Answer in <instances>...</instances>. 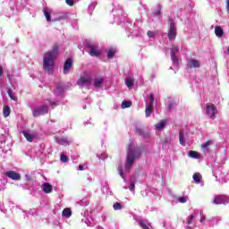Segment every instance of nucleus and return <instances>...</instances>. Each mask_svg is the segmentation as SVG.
<instances>
[{
  "mask_svg": "<svg viewBox=\"0 0 229 229\" xmlns=\"http://www.w3.org/2000/svg\"><path fill=\"white\" fill-rule=\"evenodd\" d=\"M140 155H142L140 148L137 147L134 143H130L128 145L124 173H130L131 165L135 164V160H139V158H140Z\"/></svg>",
  "mask_w": 229,
  "mask_h": 229,
  "instance_id": "nucleus-1",
  "label": "nucleus"
},
{
  "mask_svg": "<svg viewBox=\"0 0 229 229\" xmlns=\"http://www.w3.org/2000/svg\"><path fill=\"white\" fill-rule=\"evenodd\" d=\"M60 49V45L55 43L52 50L45 53L43 58V68L48 72V74L53 73V69L55 67V59L58 56V51Z\"/></svg>",
  "mask_w": 229,
  "mask_h": 229,
  "instance_id": "nucleus-2",
  "label": "nucleus"
},
{
  "mask_svg": "<svg viewBox=\"0 0 229 229\" xmlns=\"http://www.w3.org/2000/svg\"><path fill=\"white\" fill-rule=\"evenodd\" d=\"M214 205H228L229 197L226 195H216L213 199Z\"/></svg>",
  "mask_w": 229,
  "mask_h": 229,
  "instance_id": "nucleus-3",
  "label": "nucleus"
},
{
  "mask_svg": "<svg viewBox=\"0 0 229 229\" xmlns=\"http://www.w3.org/2000/svg\"><path fill=\"white\" fill-rule=\"evenodd\" d=\"M176 24L173 20H170V28L168 30V40H174L176 38Z\"/></svg>",
  "mask_w": 229,
  "mask_h": 229,
  "instance_id": "nucleus-4",
  "label": "nucleus"
},
{
  "mask_svg": "<svg viewBox=\"0 0 229 229\" xmlns=\"http://www.w3.org/2000/svg\"><path fill=\"white\" fill-rule=\"evenodd\" d=\"M86 46L88 49H89V55L90 56H99L101 55V52L98 50V47L92 45L90 42H87Z\"/></svg>",
  "mask_w": 229,
  "mask_h": 229,
  "instance_id": "nucleus-5",
  "label": "nucleus"
},
{
  "mask_svg": "<svg viewBox=\"0 0 229 229\" xmlns=\"http://www.w3.org/2000/svg\"><path fill=\"white\" fill-rule=\"evenodd\" d=\"M22 134L29 142H33V140L37 138V133L30 131H23Z\"/></svg>",
  "mask_w": 229,
  "mask_h": 229,
  "instance_id": "nucleus-6",
  "label": "nucleus"
},
{
  "mask_svg": "<svg viewBox=\"0 0 229 229\" xmlns=\"http://www.w3.org/2000/svg\"><path fill=\"white\" fill-rule=\"evenodd\" d=\"M77 85H92V78L90 77H81L77 81Z\"/></svg>",
  "mask_w": 229,
  "mask_h": 229,
  "instance_id": "nucleus-7",
  "label": "nucleus"
},
{
  "mask_svg": "<svg viewBox=\"0 0 229 229\" xmlns=\"http://www.w3.org/2000/svg\"><path fill=\"white\" fill-rule=\"evenodd\" d=\"M48 108L47 106H43L41 107L37 108L34 113L33 115H44L46 114H47Z\"/></svg>",
  "mask_w": 229,
  "mask_h": 229,
  "instance_id": "nucleus-8",
  "label": "nucleus"
},
{
  "mask_svg": "<svg viewBox=\"0 0 229 229\" xmlns=\"http://www.w3.org/2000/svg\"><path fill=\"white\" fill-rule=\"evenodd\" d=\"M55 142H57V144H60L61 146H69L71 144L70 140H68L67 138H62V137H56Z\"/></svg>",
  "mask_w": 229,
  "mask_h": 229,
  "instance_id": "nucleus-9",
  "label": "nucleus"
},
{
  "mask_svg": "<svg viewBox=\"0 0 229 229\" xmlns=\"http://www.w3.org/2000/svg\"><path fill=\"white\" fill-rule=\"evenodd\" d=\"M71 67H72V59L68 58V59H66V61L64 62V74H67V72H69V71L71 70Z\"/></svg>",
  "mask_w": 229,
  "mask_h": 229,
  "instance_id": "nucleus-10",
  "label": "nucleus"
},
{
  "mask_svg": "<svg viewBox=\"0 0 229 229\" xmlns=\"http://www.w3.org/2000/svg\"><path fill=\"white\" fill-rule=\"evenodd\" d=\"M42 191L45 194H51V192H53V185L49 182H45L42 184Z\"/></svg>",
  "mask_w": 229,
  "mask_h": 229,
  "instance_id": "nucleus-11",
  "label": "nucleus"
},
{
  "mask_svg": "<svg viewBox=\"0 0 229 229\" xmlns=\"http://www.w3.org/2000/svg\"><path fill=\"white\" fill-rule=\"evenodd\" d=\"M5 175L11 180H21V174L13 171L5 172Z\"/></svg>",
  "mask_w": 229,
  "mask_h": 229,
  "instance_id": "nucleus-12",
  "label": "nucleus"
},
{
  "mask_svg": "<svg viewBox=\"0 0 229 229\" xmlns=\"http://www.w3.org/2000/svg\"><path fill=\"white\" fill-rule=\"evenodd\" d=\"M104 81H105V79H103V77L96 78L94 80L93 86L95 87V89H101V87L103 86Z\"/></svg>",
  "mask_w": 229,
  "mask_h": 229,
  "instance_id": "nucleus-13",
  "label": "nucleus"
},
{
  "mask_svg": "<svg viewBox=\"0 0 229 229\" xmlns=\"http://www.w3.org/2000/svg\"><path fill=\"white\" fill-rule=\"evenodd\" d=\"M194 217H196V214L190 215L186 218V225H187L186 229H192V226H191V225L194 223Z\"/></svg>",
  "mask_w": 229,
  "mask_h": 229,
  "instance_id": "nucleus-14",
  "label": "nucleus"
},
{
  "mask_svg": "<svg viewBox=\"0 0 229 229\" xmlns=\"http://www.w3.org/2000/svg\"><path fill=\"white\" fill-rule=\"evenodd\" d=\"M188 66L190 67V69L199 68L201 66V64H199V61L196 59H191L188 62Z\"/></svg>",
  "mask_w": 229,
  "mask_h": 229,
  "instance_id": "nucleus-15",
  "label": "nucleus"
},
{
  "mask_svg": "<svg viewBox=\"0 0 229 229\" xmlns=\"http://www.w3.org/2000/svg\"><path fill=\"white\" fill-rule=\"evenodd\" d=\"M206 113L208 115H216L217 113H216V106L214 105H208Z\"/></svg>",
  "mask_w": 229,
  "mask_h": 229,
  "instance_id": "nucleus-16",
  "label": "nucleus"
},
{
  "mask_svg": "<svg viewBox=\"0 0 229 229\" xmlns=\"http://www.w3.org/2000/svg\"><path fill=\"white\" fill-rule=\"evenodd\" d=\"M210 146H212V140H208L205 143L201 145V148L203 150V153H208L210 151Z\"/></svg>",
  "mask_w": 229,
  "mask_h": 229,
  "instance_id": "nucleus-17",
  "label": "nucleus"
},
{
  "mask_svg": "<svg viewBox=\"0 0 229 229\" xmlns=\"http://www.w3.org/2000/svg\"><path fill=\"white\" fill-rule=\"evenodd\" d=\"M165 124H167V120H162L158 123L155 124L156 130H164L165 128Z\"/></svg>",
  "mask_w": 229,
  "mask_h": 229,
  "instance_id": "nucleus-18",
  "label": "nucleus"
},
{
  "mask_svg": "<svg viewBox=\"0 0 229 229\" xmlns=\"http://www.w3.org/2000/svg\"><path fill=\"white\" fill-rule=\"evenodd\" d=\"M188 157H190V158H195L197 160L201 158V156L199 155V153L196 151H190L188 154Z\"/></svg>",
  "mask_w": 229,
  "mask_h": 229,
  "instance_id": "nucleus-19",
  "label": "nucleus"
},
{
  "mask_svg": "<svg viewBox=\"0 0 229 229\" xmlns=\"http://www.w3.org/2000/svg\"><path fill=\"white\" fill-rule=\"evenodd\" d=\"M215 34H216L217 37L221 38V37H223V35H225V30H223V29H222L220 26L216 27V29H215Z\"/></svg>",
  "mask_w": 229,
  "mask_h": 229,
  "instance_id": "nucleus-20",
  "label": "nucleus"
},
{
  "mask_svg": "<svg viewBox=\"0 0 229 229\" xmlns=\"http://www.w3.org/2000/svg\"><path fill=\"white\" fill-rule=\"evenodd\" d=\"M72 215V212L71 211V209H69V208H64V209L63 210V216H64V217L69 218Z\"/></svg>",
  "mask_w": 229,
  "mask_h": 229,
  "instance_id": "nucleus-21",
  "label": "nucleus"
},
{
  "mask_svg": "<svg viewBox=\"0 0 229 229\" xmlns=\"http://www.w3.org/2000/svg\"><path fill=\"white\" fill-rule=\"evenodd\" d=\"M176 199L178 203H187V201H189V197L188 196L177 197Z\"/></svg>",
  "mask_w": 229,
  "mask_h": 229,
  "instance_id": "nucleus-22",
  "label": "nucleus"
},
{
  "mask_svg": "<svg viewBox=\"0 0 229 229\" xmlns=\"http://www.w3.org/2000/svg\"><path fill=\"white\" fill-rule=\"evenodd\" d=\"M146 115H151V114H153V104H149L147 107H146Z\"/></svg>",
  "mask_w": 229,
  "mask_h": 229,
  "instance_id": "nucleus-23",
  "label": "nucleus"
},
{
  "mask_svg": "<svg viewBox=\"0 0 229 229\" xmlns=\"http://www.w3.org/2000/svg\"><path fill=\"white\" fill-rule=\"evenodd\" d=\"M114 56H115V49L110 48L107 51V58L112 59V58H114Z\"/></svg>",
  "mask_w": 229,
  "mask_h": 229,
  "instance_id": "nucleus-24",
  "label": "nucleus"
},
{
  "mask_svg": "<svg viewBox=\"0 0 229 229\" xmlns=\"http://www.w3.org/2000/svg\"><path fill=\"white\" fill-rule=\"evenodd\" d=\"M44 15L48 22H51V13L47 12V9H44Z\"/></svg>",
  "mask_w": 229,
  "mask_h": 229,
  "instance_id": "nucleus-25",
  "label": "nucleus"
},
{
  "mask_svg": "<svg viewBox=\"0 0 229 229\" xmlns=\"http://www.w3.org/2000/svg\"><path fill=\"white\" fill-rule=\"evenodd\" d=\"M193 180L195 183H199L201 182V175L199 174H194Z\"/></svg>",
  "mask_w": 229,
  "mask_h": 229,
  "instance_id": "nucleus-26",
  "label": "nucleus"
},
{
  "mask_svg": "<svg viewBox=\"0 0 229 229\" xmlns=\"http://www.w3.org/2000/svg\"><path fill=\"white\" fill-rule=\"evenodd\" d=\"M133 79H126L125 81V84L127 85L128 89H131V87H133Z\"/></svg>",
  "mask_w": 229,
  "mask_h": 229,
  "instance_id": "nucleus-27",
  "label": "nucleus"
},
{
  "mask_svg": "<svg viewBox=\"0 0 229 229\" xmlns=\"http://www.w3.org/2000/svg\"><path fill=\"white\" fill-rule=\"evenodd\" d=\"M179 140H180V144L182 146H185V140L183 139V131H180V133H179Z\"/></svg>",
  "mask_w": 229,
  "mask_h": 229,
  "instance_id": "nucleus-28",
  "label": "nucleus"
},
{
  "mask_svg": "<svg viewBox=\"0 0 229 229\" xmlns=\"http://www.w3.org/2000/svg\"><path fill=\"white\" fill-rule=\"evenodd\" d=\"M114 210H123V204L116 202L113 205Z\"/></svg>",
  "mask_w": 229,
  "mask_h": 229,
  "instance_id": "nucleus-29",
  "label": "nucleus"
},
{
  "mask_svg": "<svg viewBox=\"0 0 229 229\" xmlns=\"http://www.w3.org/2000/svg\"><path fill=\"white\" fill-rule=\"evenodd\" d=\"M131 106V101H123L122 108H130Z\"/></svg>",
  "mask_w": 229,
  "mask_h": 229,
  "instance_id": "nucleus-30",
  "label": "nucleus"
},
{
  "mask_svg": "<svg viewBox=\"0 0 229 229\" xmlns=\"http://www.w3.org/2000/svg\"><path fill=\"white\" fill-rule=\"evenodd\" d=\"M10 112H11L10 106H4V109H3L4 115H10Z\"/></svg>",
  "mask_w": 229,
  "mask_h": 229,
  "instance_id": "nucleus-31",
  "label": "nucleus"
},
{
  "mask_svg": "<svg viewBox=\"0 0 229 229\" xmlns=\"http://www.w3.org/2000/svg\"><path fill=\"white\" fill-rule=\"evenodd\" d=\"M171 59L173 64H174L175 65H178V56H176V55L171 54Z\"/></svg>",
  "mask_w": 229,
  "mask_h": 229,
  "instance_id": "nucleus-32",
  "label": "nucleus"
},
{
  "mask_svg": "<svg viewBox=\"0 0 229 229\" xmlns=\"http://www.w3.org/2000/svg\"><path fill=\"white\" fill-rule=\"evenodd\" d=\"M102 192H103L104 194H111V193H110V188L108 187V185H104V186L102 187Z\"/></svg>",
  "mask_w": 229,
  "mask_h": 229,
  "instance_id": "nucleus-33",
  "label": "nucleus"
},
{
  "mask_svg": "<svg viewBox=\"0 0 229 229\" xmlns=\"http://www.w3.org/2000/svg\"><path fill=\"white\" fill-rule=\"evenodd\" d=\"M118 173H119L120 176L123 178V180H126V178L124 177V172H123V166L122 165L118 166Z\"/></svg>",
  "mask_w": 229,
  "mask_h": 229,
  "instance_id": "nucleus-34",
  "label": "nucleus"
},
{
  "mask_svg": "<svg viewBox=\"0 0 229 229\" xmlns=\"http://www.w3.org/2000/svg\"><path fill=\"white\" fill-rule=\"evenodd\" d=\"M129 190L133 192L135 191V182L130 181L129 182Z\"/></svg>",
  "mask_w": 229,
  "mask_h": 229,
  "instance_id": "nucleus-35",
  "label": "nucleus"
},
{
  "mask_svg": "<svg viewBox=\"0 0 229 229\" xmlns=\"http://www.w3.org/2000/svg\"><path fill=\"white\" fill-rule=\"evenodd\" d=\"M79 205H81V207H87V205H89V199H84L81 200L79 202Z\"/></svg>",
  "mask_w": 229,
  "mask_h": 229,
  "instance_id": "nucleus-36",
  "label": "nucleus"
},
{
  "mask_svg": "<svg viewBox=\"0 0 229 229\" xmlns=\"http://www.w3.org/2000/svg\"><path fill=\"white\" fill-rule=\"evenodd\" d=\"M60 160L61 162H63L64 164H65V162H67V160H69V158L67 157V156L61 154L60 156Z\"/></svg>",
  "mask_w": 229,
  "mask_h": 229,
  "instance_id": "nucleus-37",
  "label": "nucleus"
},
{
  "mask_svg": "<svg viewBox=\"0 0 229 229\" xmlns=\"http://www.w3.org/2000/svg\"><path fill=\"white\" fill-rule=\"evenodd\" d=\"M7 94L9 96V98L13 100V101H15V97H13V93L12 92V89H8L7 90Z\"/></svg>",
  "mask_w": 229,
  "mask_h": 229,
  "instance_id": "nucleus-38",
  "label": "nucleus"
},
{
  "mask_svg": "<svg viewBox=\"0 0 229 229\" xmlns=\"http://www.w3.org/2000/svg\"><path fill=\"white\" fill-rule=\"evenodd\" d=\"M148 99H150V105H153V103H155V95H153V93H149Z\"/></svg>",
  "mask_w": 229,
  "mask_h": 229,
  "instance_id": "nucleus-39",
  "label": "nucleus"
},
{
  "mask_svg": "<svg viewBox=\"0 0 229 229\" xmlns=\"http://www.w3.org/2000/svg\"><path fill=\"white\" fill-rule=\"evenodd\" d=\"M161 12H162V7L158 6V7L155 10L154 15H160V13H162Z\"/></svg>",
  "mask_w": 229,
  "mask_h": 229,
  "instance_id": "nucleus-40",
  "label": "nucleus"
},
{
  "mask_svg": "<svg viewBox=\"0 0 229 229\" xmlns=\"http://www.w3.org/2000/svg\"><path fill=\"white\" fill-rule=\"evenodd\" d=\"M176 103L174 101H169L168 102V110H173V106H174Z\"/></svg>",
  "mask_w": 229,
  "mask_h": 229,
  "instance_id": "nucleus-41",
  "label": "nucleus"
},
{
  "mask_svg": "<svg viewBox=\"0 0 229 229\" xmlns=\"http://www.w3.org/2000/svg\"><path fill=\"white\" fill-rule=\"evenodd\" d=\"M148 38H155V32L148 30L147 33Z\"/></svg>",
  "mask_w": 229,
  "mask_h": 229,
  "instance_id": "nucleus-42",
  "label": "nucleus"
},
{
  "mask_svg": "<svg viewBox=\"0 0 229 229\" xmlns=\"http://www.w3.org/2000/svg\"><path fill=\"white\" fill-rule=\"evenodd\" d=\"M174 53H178V47L173 46L171 50V55H174Z\"/></svg>",
  "mask_w": 229,
  "mask_h": 229,
  "instance_id": "nucleus-43",
  "label": "nucleus"
},
{
  "mask_svg": "<svg viewBox=\"0 0 229 229\" xmlns=\"http://www.w3.org/2000/svg\"><path fill=\"white\" fill-rule=\"evenodd\" d=\"M65 3L68 6H74V0H65Z\"/></svg>",
  "mask_w": 229,
  "mask_h": 229,
  "instance_id": "nucleus-44",
  "label": "nucleus"
},
{
  "mask_svg": "<svg viewBox=\"0 0 229 229\" xmlns=\"http://www.w3.org/2000/svg\"><path fill=\"white\" fill-rule=\"evenodd\" d=\"M57 92H64V88H62V86H58L56 89Z\"/></svg>",
  "mask_w": 229,
  "mask_h": 229,
  "instance_id": "nucleus-45",
  "label": "nucleus"
},
{
  "mask_svg": "<svg viewBox=\"0 0 229 229\" xmlns=\"http://www.w3.org/2000/svg\"><path fill=\"white\" fill-rule=\"evenodd\" d=\"M100 158H101L102 160H105V158H107V156H106V154H105V153H102V154H101V157H100Z\"/></svg>",
  "mask_w": 229,
  "mask_h": 229,
  "instance_id": "nucleus-46",
  "label": "nucleus"
},
{
  "mask_svg": "<svg viewBox=\"0 0 229 229\" xmlns=\"http://www.w3.org/2000/svg\"><path fill=\"white\" fill-rule=\"evenodd\" d=\"M225 3H226V10H227V13H229V0H225Z\"/></svg>",
  "mask_w": 229,
  "mask_h": 229,
  "instance_id": "nucleus-47",
  "label": "nucleus"
},
{
  "mask_svg": "<svg viewBox=\"0 0 229 229\" xmlns=\"http://www.w3.org/2000/svg\"><path fill=\"white\" fill-rule=\"evenodd\" d=\"M79 171H85V167L82 165H79Z\"/></svg>",
  "mask_w": 229,
  "mask_h": 229,
  "instance_id": "nucleus-48",
  "label": "nucleus"
},
{
  "mask_svg": "<svg viewBox=\"0 0 229 229\" xmlns=\"http://www.w3.org/2000/svg\"><path fill=\"white\" fill-rule=\"evenodd\" d=\"M85 223L87 225V226H91L90 224H89V221L82 219V223Z\"/></svg>",
  "mask_w": 229,
  "mask_h": 229,
  "instance_id": "nucleus-49",
  "label": "nucleus"
},
{
  "mask_svg": "<svg viewBox=\"0 0 229 229\" xmlns=\"http://www.w3.org/2000/svg\"><path fill=\"white\" fill-rule=\"evenodd\" d=\"M205 219H207V217H205V216H201L200 223H203V221H205Z\"/></svg>",
  "mask_w": 229,
  "mask_h": 229,
  "instance_id": "nucleus-50",
  "label": "nucleus"
},
{
  "mask_svg": "<svg viewBox=\"0 0 229 229\" xmlns=\"http://www.w3.org/2000/svg\"><path fill=\"white\" fill-rule=\"evenodd\" d=\"M0 76H3V66H0Z\"/></svg>",
  "mask_w": 229,
  "mask_h": 229,
  "instance_id": "nucleus-51",
  "label": "nucleus"
},
{
  "mask_svg": "<svg viewBox=\"0 0 229 229\" xmlns=\"http://www.w3.org/2000/svg\"><path fill=\"white\" fill-rule=\"evenodd\" d=\"M102 220H103V221H106V216H102Z\"/></svg>",
  "mask_w": 229,
  "mask_h": 229,
  "instance_id": "nucleus-52",
  "label": "nucleus"
},
{
  "mask_svg": "<svg viewBox=\"0 0 229 229\" xmlns=\"http://www.w3.org/2000/svg\"><path fill=\"white\" fill-rule=\"evenodd\" d=\"M51 105H58V102H52Z\"/></svg>",
  "mask_w": 229,
  "mask_h": 229,
  "instance_id": "nucleus-53",
  "label": "nucleus"
},
{
  "mask_svg": "<svg viewBox=\"0 0 229 229\" xmlns=\"http://www.w3.org/2000/svg\"><path fill=\"white\" fill-rule=\"evenodd\" d=\"M0 191H4V188H1Z\"/></svg>",
  "mask_w": 229,
  "mask_h": 229,
  "instance_id": "nucleus-54",
  "label": "nucleus"
},
{
  "mask_svg": "<svg viewBox=\"0 0 229 229\" xmlns=\"http://www.w3.org/2000/svg\"><path fill=\"white\" fill-rule=\"evenodd\" d=\"M84 124H89V123H87V122H84Z\"/></svg>",
  "mask_w": 229,
  "mask_h": 229,
  "instance_id": "nucleus-55",
  "label": "nucleus"
},
{
  "mask_svg": "<svg viewBox=\"0 0 229 229\" xmlns=\"http://www.w3.org/2000/svg\"><path fill=\"white\" fill-rule=\"evenodd\" d=\"M212 117V119H215L216 118V116H211Z\"/></svg>",
  "mask_w": 229,
  "mask_h": 229,
  "instance_id": "nucleus-56",
  "label": "nucleus"
}]
</instances>
